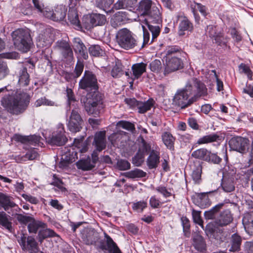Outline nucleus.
Here are the masks:
<instances>
[{"instance_id":"nucleus-1","label":"nucleus","mask_w":253,"mask_h":253,"mask_svg":"<svg viewBox=\"0 0 253 253\" xmlns=\"http://www.w3.org/2000/svg\"><path fill=\"white\" fill-rule=\"evenodd\" d=\"M206 85L198 79L193 78L189 80L185 88L178 90L173 99V103L181 109H184L207 94Z\"/></svg>"},{"instance_id":"nucleus-2","label":"nucleus","mask_w":253,"mask_h":253,"mask_svg":"<svg viewBox=\"0 0 253 253\" xmlns=\"http://www.w3.org/2000/svg\"><path fill=\"white\" fill-rule=\"evenodd\" d=\"M138 10L141 15L146 16L145 21L152 34L151 42L159 35L162 23L161 14L158 6L152 5L150 0H142L139 2Z\"/></svg>"},{"instance_id":"nucleus-3","label":"nucleus","mask_w":253,"mask_h":253,"mask_svg":"<svg viewBox=\"0 0 253 253\" xmlns=\"http://www.w3.org/2000/svg\"><path fill=\"white\" fill-rule=\"evenodd\" d=\"M30 102V96L26 92L17 91L11 95L5 96L1 100V104L8 112L13 115L23 114Z\"/></svg>"},{"instance_id":"nucleus-4","label":"nucleus","mask_w":253,"mask_h":253,"mask_svg":"<svg viewBox=\"0 0 253 253\" xmlns=\"http://www.w3.org/2000/svg\"><path fill=\"white\" fill-rule=\"evenodd\" d=\"M11 36L13 44L18 50L23 52L30 50L33 42L28 30L18 29L12 33Z\"/></svg>"},{"instance_id":"nucleus-5","label":"nucleus","mask_w":253,"mask_h":253,"mask_svg":"<svg viewBox=\"0 0 253 253\" xmlns=\"http://www.w3.org/2000/svg\"><path fill=\"white\" fill-rule=\"evenodd\" d=\"M84 107L88 114L92 115L94 117L99 116L104 108L101 96L96 92L92 95H88Z\"/></svg>"},{"instance_id":"nucleus-6","label":"nucleus","mask_w":253,"mask_h":253,"mask_svg":"<svg viewBox=\"0 0 253 253\" xmlns=\"http://www.w3.org/2000/svg\"><path fill=\"white\" fill-rule=\"evenodd\" d=\"M116 40L119 45L125 49L132 48L137 44L132 33L126 28L122 29L117 32Z\"/></svg>"},{"instance_id":"nucleus-7","label":"nucleus","mask_w":253,"mask_h":253,"mask_svg":"<svg viewBox=\"0 0 253 253\" xmlns=\"http://www.w3.org/2000/svg\"><path fill=\"white\" fill-rule=\"evenodd\" d=\"M79 87L86 91L97 90L98 88L96 76L91 71L85 70L79 82Z\"/></svg>"},{"instance_id":"nucleus-8","label":"nucleus","mask_w":253,"mask_h":253,"mask_svg":"<svg viewBox=\"0 0 253 253\" xmlns=\"http://www.w3.org/2000/svg\"><path fill=\"white\" fill-rule=\"evenodd\" d=\"M56 47L60 51L62 60L67 64H70L74 60L72 48L70 44L65 41H60L56 42Z\"/></svg>"},{"instance_id":"nucleus-9","label":"nucleus","mask_w":253,"mask_h":253,"mask_svg":"<svg viewBox=\"0 0 253 253\" xmlns=\"http://www.w3.org/2000/svg\"><path fill=\"white\" fill-rule=\"evenodd\" d=\"M18 242L23 250H28L31 253H37L39 252L38 244L32 236L26 237L23 235L18 240Z\"/></svg>"},{"instance_id":"nucleus-10","label":"nucleus","mask_w":253,"mask_h":253,"mask_svg":"<svg viewBox=\"0 0 253 253\" xmlns=\"http://www.w3.org/2000/svg\"><path fill=\"white\" fill-rule=\"evenodd\" d=\"M54 34L52 29H46L44 32L39 34L37 39V45L39 47L49 46L53 42Z\"/></svg>"},{"instance_id":"nucleus-11","label":"nucleus","mask_w":253,"mask_h":253,"mask_svg":"<svg viewBox=\"0 0 253 253\" xmlns=\"http://www.w3.org/2000/svg\"><path fill=\"white\" fill-rule=\"evenodd\" d=\"M229 144L232 150L243 153L248 148L249 140L241 136L234 137L230 140Z\"/></svg>"},{"instance_id":"nucleus-12","label":"nucleus","mask_w":253,"mask_h":253,"mask_svg":"<svg viewBox=\"0 0 253 253\" xmlns=\"http://www.w3.org/2000/svg\"><path fill=\"white\" fill-rule=\"evenodd\" d=\"M83 121L79 111L77 109L72 111L70 120L68 124L69 130L73 132L79 131L82 128Z\"/></svg>"},{"instance_id":"nucleus-13","label":"nucleus","mask_w":253,"mask_h":253,"mask_svg":"<svg viewBox=\"0 0 253 253\" xmlns=\"http://www.w3.org/2000/svg\"><path fill=\"white\" fill-rule=\"evenodd\" d=\"M67 9L64 5H60L56 7L54 11L45 10L44 16L54 21H60L65 17Z\"/></svg>"},{"instance_id":"nucleus-14","label":"nucleus","mask_w":253,"mask_h":253,"mask_svg":"<svg viewBox=\"0 0 253 253\" xmlns=\"http://www.w3.org/2000/svg\"><path fill=\"white\" fill-rule=\"evenodd\" d=\"M142 145L138 152L132 159L133 163L136 166H140L144 161L146 154L150 150V146L142 137H140Z\"/></svg>"},{"instance_id":"nucleus-15","label":"nucleus","mask_w":253,"mask_h":253,"mask_svg":"<svg viewBox=\"0 0 253 253\" xmlns=\"http://www.w3.org/2000/svg\"><path fill=\"white\" fill-rule=\"evenodd\" d=\"M183 67V63L181 59L176 57H171L166 59V67L164 71L165 75L169 74L176 71Z\"/></svg>"},{"instance_id":"nucleus-16","label":"nucleus","mask_w":253,"mask_h":253,"mask_svg":"<svg viewBox=\"0 0 253 253\" xmlns=\"http://www.w3.org/2000/svg\"><path fill=\"white\" fill-rule=\"evenodd\" d=\"M25 66L22 67L18 72V84L21 86H26L29 84L30 82V76L27 72V67L33 68L35 65L31 62H28L25 64Z\"/></svg>"},{"instance_id":"nucleus-17","label":"nucleus","mask_w":253,"mask_h":253,"mask_svg":"<svg viewBox=\"0 0 253 253\" xmlns=\"http://www.w3.org/2000/svg\"><path fill=\"white\" fill-rule=\"evenodd\" d=\"M178 19L181 18L179 25L178 35L180 36L185 34V31H192L193 29L192 23L183 14H179L177 16Z\"/></svg>"},{"instance_id":"nucleus-18","label":"nucleus","mask_w":253,"mask_h":253,"mask_svg":"<svg viewBox=\"0 0 253 253\" xmlns=\"http://www.w3.org/2000/svg\"><path fill=\"white\" fill-rule=\"evenodd\" d=\"M59 129L58 133H54L51 136L46 138V141L50 145L61 146L64 145L67 141V138L62 132L63 128H59Z\"/></svg>"},{"instance_id":"nucleus-19","label":"nucleus","mask_w":253,"mask_h":253,"mask_svg":"<svg viewBox=\"0 0 253 253\" xmlns=\"http://www.w3.org/2000/svg\"><path fill=\"white\" fill-rule=\"evenodd\" d=\"M129 20L126 12L119 11L112 17L110 22L112 26L116 28L126 23Z\"/></svg>"},{"instance_id":"nucleus-20","label":"nucleus","mask_w":253,"mask_h":253,"mask_svg":"<svg viewBox=\"0 0 253 253\" xmlns=\"http://www.w3.org/2000/svg\"><path fill=\"white\" fill-rule=\"evenodd\" d=\"M106 239V245H101L100 248L103 251H108L109 253H121L117 244L113 239L107 234H105Z\"/></svg>"},{"instance_id":"nucleus-21","label":"nucleus","mask_w":253,"mask_h":253,"mask_svg":"<svg viewBox=\"0 0 253 253\" xmlns=\"http://www.w3.org/2000/svg\"><path fill=\"white\" fill-rule=\"evenodd\" d=\"M242 222L247 233L253 235V211L246 212L243 216Z\"/></svg>"},{"instance_id":"nucleus-22","label":"nucleus","mask_w":253,"mask_h":253,"mask_svg":"<svg viewBox=\"0 0 253 253\" xmlns=\"http://www.w3.org/2000/svg\"><path fill=\"white\" fill-rule=\"evenodd\" d=\"M73 47L75 52L79 54L81 57L84 59H86L88 58L86 48L80 39H74Z\"/></svg>"},{"instance_id":"nucleus-23","label":"nucleus","mask_w":253,"mask_h":253,"mask_svg":"<svg viewBox=\"0 0 253 253\" xmlns=\"http://www.w3.org/2000/svg\"><path fill=\"white\" fill-rule=\"evenodd\" d=\"M105 134V131H99L95 134L93 143L98 151L100 152L106 147Z\"/></svg>"},{"instance_id":"nucleus-24","label":"nucleus","mask_w":253,"mask_h":253,"mask_svg":"<svg viewBox=\"0 0 253 253\" xmlns=\"http://www.w3.org/2000/svg\"><path fill=\"white\" fill-rule=\"evenodd\" d=\"M221 186L226 192H230L235 189L232 175H223Z\"/></svg>"},{"instance_id":"nucleus-25","label":"nucleus","mask_w":253,"mask_h":253,"mask_svg":"<svg viewBox=\"0 0 253 253\" xmlns=\"http://www.w3.org/2000/svg\"><path fill=\"white\" fill-rule=\"evenodd\" d=\"M242 242V239L240 236L236 233L233 234L230 239V248L229 251L232 252H239L241 249Z\"/></svg>"},{"instance_id":"nucleus-26","label":"nucleus","mask_w":253,"mask_h":253,"mask_svg":"<svg viewBox=\"0 0 253 253\" xmlns=\"http://www.w3.org/2000/svg\"><path fill=\"white\" fill-rule=\"evenodd\" d=\"M146 64L143 62L136 63L131 67L132 71V78L133 80L137 79L146 71Z\"/></svg>"},{"instance_id":"nucleus-27","label":"nucleus","mask_w":253,"mask_h":253,"mask_svg":"<svg viewBox=\"0 0 253 253\" xmlns=\"http://www.w3.org/2000/svg\"><path fill=\"white\" fill-rule=\"evenodd\" d=\"M15 138L18 141L23 143H27L31 145H36L40 142L41 137L36 135L25 136L16 135Z\"/></svg>"},{"instance_id":"nucleus-28","label":"nucleus","mask_w":253,"mask_h":253,"mask_svg":"<svg viewBox=\"0 0 253 253\" xmlns=\"http://www.w3.org/2000/svg\"><path fill=\"white\" fill-rule=\"evenodd\" d=\"M233 220L232 215L229 210L223 211L217 221V224L220 226H224L229 224Z\"/></svg>"},{"instance_id":"nucleus-29","label":"nucleus","mask_w":253,"mask_h":253,"mask_svg":"<svg viewBox=\"0 0 253 253\" xmlns=\"http://www.w3.org/2000/svg\"><path fill=\"white\" fill-rule=\"evenodd\" d=\"M0 206L5 211H8L10 208L17 206L16 204L11 200V198L4 194L0 193Z\"/></svg>"},{"instance_id":"nucleus-30","label":"nucleus","mask_w":253,"mask_h":253,"mask_svg":"<svg viewBox=\"0 0 253 253\" xmlns=\"http://www.w3.org/2000/svg\"><path fill=\"white\" fill-rule=\"evenodd\" d=\"M159 154L152 150L147 160V165L150 169L156 168L160 161Z\"/></svg>"},{"instance_id":"nucleus-31","label":"nucleus","mask_w":253,"mask_h":253,"mask_svg":"<svg viewBox=\"0 0 253 253\" xmlns=\"http://www.w3.org/2000/svg\"><path fill=\"white\" fill-rule=\"evenodd\" d=\"M75 157L73 155H71L70 152L66 153L62 156L61 160L59 164V168L62 169H67L69 165L75 161Z\"/></svg>"},{"instance_id":"nucleus-32","label":"nucleus","mask_w":253,"mask_h":253,"mask_svg":"<svg viewBox=\"0 0 253 253\" xmlns=\"http://www.w3.org/2000/svg\"><path fill=\"white\" fill-rule=\"evenodd\" d=\"M46 224L39 220H36L34 218L28 225V230L30 233L36 234L38 230L45 228Z\"/></svg>"},{"instance_id":"nucleus-33","label":"nucleus","mask_w":253,"mask_h":253,"mask_svg":"<svg viewBox=\"0 0 253 253\" xmlns=\"http://www.w3.org/2000/svg\"><path fill=\"white\" fill-rule=\"evenodd\" d=\"M56 233L52 230L45 228H42L39 231L38 239L39 241L42 243L45 239L55 237Z\"/></svg>"},{"instance_id":"nucleus-34","label":"nucleus","mask_w":253,"mask_h":253,"mask_svg":"<svg viewBox=\"0 0 253 253\" xmlns=\"http://www.w3.org/2000/svg\"><path fill=\"white\" fill-rule=\"evenodd\" d=\"M68 20L71 24L77 28H81L78 15L74 8H70L68 13Z\"/></svg>"},{"instance_id":"nucleus-35","label":"nucleus","mask_w":253,"mask_h":253,"mask_svg":"<svg viewBox=\"0 0 253 253\" xmlns=\"http://www.w3.org/2000/svg\"><path fill=\"white\" fill-rule=\"evenodd\" d=\"M193 246L198 251H202L205 248V243L202 236L199 233H195L193 235Z\"/></svg>"},{"instance_id":"nucleus-36","label":"nucleus","mask_w":253,"mask_h":253,"mask_svg":"<svg viewBox=\"0 0 253 253\" xmlns=\"http://www.w3.org/2000/svg\"><path fill=\"white\" fill-rule=\"evenodd\" d=\"M84 242L87 245H94L98 240L97 233L93 230L89 231L83 237Z\"/></svg>"},{"instance_id":"nucleus-37","label":"nucleus","mask_w":253,"mask_h":253,"mask_svg":"<svg viewBox=\"0 0 253 253\" xmlns=\"http://www.w3.org/2000/svg\"><path fill=\"white\" fill-rule=\"evenodd\" d=\"M209 151L206 148L198 149L192 152L191 156L195 159L206 161L208 160V156L209 154Z\"/></svg>"},{"instance_id":"nucleus-38","label":"nucleus","mask_w":253,"mask_h":253,"mask_svg":"<svg viewBox=\"0 0 253 253\" xmlns=\"http://www.w3.org/2000/svg\"><path fill=\"white\" fill-rule=\"evenodd\" d=\"M38 157L39 154L37 151L34 149L28 151L25 155L18 157L16 160L19 162H23L27 160H34Z\"/></svg>"},{"instance_id":"nucleus-39","label":"nucleus","mask_w":253,"mask_h":253,"mask_svg":"<svg viewBox=\"0 0 253 253\" xmlns=\"http://www.w3.org/2000/svg\"><path fill=\"white\" fill-rule=\"evenodd\" d=\"M76 166L79 169L83 170L91 169L94 167V165L92 164L89 158H87L86 159L80 160L76 163Z\"/></svg>"},{"instance_id":"nucleus-40","label":"nucleus","mask_w":253,"mask_h":253,"mask_svg":"<svg viewBox=\"0 0 253 253\" xmlns=\"http://www.w3.org/2000/svg\"><path fill=\"white\" fill-rule=\"evenodd\" d=\"M224 204H219L215 206L209 211H206L204 213L205 218L207 219H213L215 217L217 212L222 208Z\"/></svg>"},{"instance_id":"nucleus-41","label":"nucleus","mask_w":253,"mask_h":253,"mask_svg":"<svg viewBox=\"0 0 253 253\" xmlns=\"http://www.w3.org/2000/svg\"><path fill=\"white\" fill-rule=\"evenodd\" d=\"M9 217L5 212H0V224L11 231L12 227V223L9 220Z\"/></svg>"},{"instance_id":"nucleus-42","label":"nucleus","mask_w":253,"mask_h":253,"mask_svg":"<svg viewBox=\"0 0 253 253\" xmlns=\"http://www.w3.org/2000/svg\"><path fill=\"white\" fill-rule=\"evenodd\" d=\"M219 136L216 134H211L199 138L197 143L200 145L216 141Z\"/></svg>"},{"instance_id":"nucleus-43","label":"nucleus","mask_w":253,"mask_h":253,"mask_svg":"<svg viewBox=\"0 0 253 253\" xmlns=\"http://www.w3.org/2000/svg\"><path fill=\"white\" fill-rule=\"evenodd\" d=\"M111 74V76L115 78H119L123 74V65L119 60L116 62L115 65L112 68Z\"/></svg>"},{"instance_id":"nucleus-44","label":"nucleus","mask_w":253,"mask_h":253,"mask_svg":"<svg viewBox=\"0 0 253 253\" xmlns=\"http://www.w3.org/2000/svg\"><path fill=\"white\" fill-rule=\"evenodd\" d=\"M163 141L167 148L171 149L173 144L174 138L172 135L168 132H164L162 135Z\"/></svg>"},{"instance_id":"nucleus-45","label":"nucleus","mask_w":253,"mask_h":253,"mask_svg":"<svg viewBox=\"0 0 253 253\" xmlns=\"http://www.w3.org/2000/svg\"><path fill=\"white\" fill-rule=\"evenodd\" d=\"M91 16L94 27L104 25L106 22V17L103 14L93 13Z\"/></svg>"},{"instance_id":"nucleus-46","label":"nucleus","mask_w":253,"mask_h":253,"mask_svg":"<svg viewBox=\"0 0 253 253\" xmlns=\"http://www.w3.org/2000/svg\"><path fill=\"white\" fill-rule=\"evenodd\" d=\"M153 100H149L146 102H139L137 109H138V112L140 113H144L147 111L151 109L153 106Z\"/></svg>"},{"instance_id":"nucleus-47","label":"nucleus","mask_w":253,"mask_h":253,"mask_svg":"<svg viewBox=\"0 0 253 253\" xmlns=\"http://www.w3.org/2000/svg\"><path fill=\"white\" fill-rule=\"evenodd\" d=\"M82 24L83 27L87 30H89L94 27L91 14L84 16Z\"/></svg>"},{"instance_id":"nucleus-48","label":"nucleus","mask_w":253,"mask_h":253,"mask_svg":"<svg viewBox=\"0 0 253 253\" xmlns=\"http://www.w3.org/2000/svg\"><path fill=\"white\" fill-rule=\"evenodd\" d=\"M115 167L120 170H126L129 169L130 164L126 160L119 159L115 165Z\"/></svg>"},{"instance_id":"nucleus-49","label":"nucleus","mask_w":253,"mask_h":253,"mask_svg":"<svg viewBox=\"0 0 253 253\" xmlns=\"http://www.w3.org/2000/svg\"><path fill=\"white\" fill-rule=\"evenodd\" d=\"M117 126L128 131H133L135 130L134 125L131 123L126 121H119Z\"/></svg>"},{"instance_id":"nucleus-50","label":"nucleus","mask_w":253,"mask_h":253,"mask_svg":"<svg viewBox=\"0 0 253 253\" xmlns=\"http://www.w3.org/2000/svg\"><path fill=\"white\" fill-rule=\"evenodd\" d=\"M146 202L142 201L134 203L132 205V209L134 211L138 212H141L143 210L147 207Z\"/></svg>"},{"instance_id":"nucleus-51","label":"nucleus","mask_w":253,"mask_h":253,"mask_svg":"<svg viewBox=\"0 0 253 253\" xmlns=\"http://www.w3.org/2000/svg\"><path fill=\"white\" fill-rule=\"evenodd\" d=\"M9 73V70L6 62L0 61V80L5 77Z\"/></svg>"},{"instance_id":"nucleus-52","label":"nucleus","mask_w":253,"mask_h":253,"mask_svg":"<svg viewBox=\"0 0 253 253\" xmlns=\"http://www.w3.org/2000/svg\"><path fill=\"white\" fill-rule=\"evenodd\" d=\"M200 211H198L195 210H193L192 211V216L194 222L199 224L200 226L202 227L203 229H204V224L203 221L201 218L200 215Z\"/></svg>"},{"instance_id":"nucleus-53","label":"nucleus","mask_w":253,"mask_h":253,"mask_svg":"<svg viewBox=\"0 0 253 253\" xmlns=\"http://www.w3.org/2000/svg\"><path fill=\"white\" fill-rule=\"evenodd\" d=\"M208 160L206 162L211 163L214 164H219L222 159L217 155L215 153H212L210 151H209V154H208Z\"/></svg>"},{"instance_id":"nucleus-54","label":"nucleus","mask_w":253,"mask_h":253,"mask_svg":"<svg viewBox=\"0 0 253 253\" xmlns=\"http://www.w3.org/2000/svg\"><path fill=\"white\" fill-rule=\"evenodd\" d=\"M84 69V63L80 60H78L73 72L77 78H79L82 74Z\"/></svg>"},{"instance_id":"nucleus-55","label":"nucleus","mask_w":253,"mask_h":253,"mask_svg":"<svg viewBox=\"0 0 253 253\" xmlns=\"http://www.w3.org/2000/svg\"><path fill=\"white\" fill-rule=\"evenodd\" d=\"M113 2V0H96L97 6L103 9L109 7Z\"/></svg>"},{"instance_id":"nucleus-56","label":"nucleus","mask_w":253,"mask_h":253,"mask_svg":"<svg viewBox=\"0 0 253 253\" xmlns=\"http://www.w3.org/2000/svg\"><path fill=\"white\" fill-rule=\"evenodd\" d=\"M16 219L21 224H27L31 222L33 217L31 216L24 215L22 214H18L16 217Z\"/></svg>"},{"instance_id":"nucleus-57","label":"nucleus","mask_w":253,"mask_h":253,"mask_svg":"<svg viewBox=\"0 0 253 253\" xmlns=\"http://www.w3.org/2000/svg\"><path fill=\"white\" fill-rule=\"evenodd\" d=\"M89 53L94 56H99L101 54L102 50L98 45H92L89 48Z\"/></svg>"},{"instance_id":"nucleus-58","label":"nucleus","mask_w":253,"mask_h":253,"mask_svg":"<svg viewBox=\"0 0 253 253\" xmlns=\"http://www.w3.org/2000/svg\"><path fill=\"white\" fill-rule=\"evenodd\" d=\"M149 67L152 71L158 73L161 69V62L159 60H155L150 64Z\"/></svg>"},{"instance_id":"nucleus-59","label":"nucleus","mask_w":253,"mask_h":253,"mask_svg":"<svg viewBox=\"0 0 253 253\" xmlns=\"http://www.w3.org/2000/svg\"><path fill=\"white\" fill-rule=\"evenodd\" d=\"M239 69L242 72L245 73L247 76L250 80H252L253 72L249 67L245 64L242 63L239 66Z\"/></svg>"},{"instance_id":"nucleus-60","label":"nucleus","mask_w":253,"mask_h":253,"mask_svg":"<svg viewBox=\"0 0 253 253\" xmlns=\"http://www.w3.org/2000/svg\"><path fill=\"white\" fill-rule=\"evenodd\" d=\"M55 175H53V181L51 184L58 187L62 192H66L67 190L66 188L63 186V182L61 179L56 178Z\"/></svg>"},{"instance_id":"nucleus-61","label":"nucleus","mask_w":253,"mask_h":253,"mask_svg":"<svg viewBox=\"0 0 253 253\" xmlns=\"http://www.w3.org/2000/svg\"><path fill=\"white\" fill-rule=\"evenodd\" d=\"M35 7L41 12L43 13L44 15V12L45 10H48L46 8H44L43 4L39 0H32Z\"/></svg>"},{"instance_id":"nucleus-62","label":"nucleus","mask_w":253,"mask_h":253,"mask_svg":"<svg viewBox=\"0 0 253 253\" xmlns=\"http://www.w3.org/2000/svg\"><path fill=\"white\" fill-rule=\"evenodd\" d=\"M156 190L162 194L165 198L169 197L171 195V193L168 191L165 187L159 186L156 188Z\"/></svg>"},{"instance_id":"nucleus-63","label":"nucleus","mask_w":253,"mask_h":253,"mask_svg":"<svg viewBox=\"0 0 253 253\" xmlns=\"http://www.w3.org/2000/svg\"><path fill=\"white\" fill-rule=\"evenodd\" d=\"M234 167L231 165H226L222 169V174H235Z\"/></svg>"},{"instance_id":"nucleus-64","label":"nucleus","mask_w":253,"mask_h":253,"mask_svg":"<svg viewBox=\"0 0 253 253\" xmlns=\"http://www.w3.org/2000/svg\"><path fill=\"white\" fill-rule=\"evenodd\" d=\"M149 203L151 207L154 209L159 208L161 205L160 201L155 196H152L150 198Z\"/></svg>"}]
</instances>
